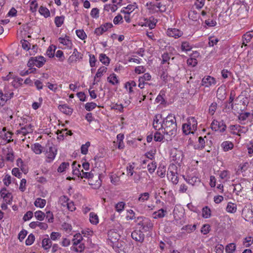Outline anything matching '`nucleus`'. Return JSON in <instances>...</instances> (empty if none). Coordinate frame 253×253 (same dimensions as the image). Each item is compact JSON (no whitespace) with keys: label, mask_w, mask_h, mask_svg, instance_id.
<instances>
[{"label":"nucleus","mask_w":253,"mask_h":253,"mask_svg":"<svg viewBox=\"0 0 253 253\" xmlns=\"http://www.w3.org/2000/svg\"><path fill=\"white\" fill-rule=\"evenodd\" d=\"M163 130L164 135L169 136L167 140H171L176 134L177 124L175 116L170 114L164 118L159 129Z\"/></svg>","instance_id":"f257e3e1"},{"label":"nucleus","mask_w":253,"mask_h":253,"mask_svg":"<svg viewBox=\"0 0 253 253\" xmlns=\"http://www.w3.org/2000/svg\"><path fill=\"white\" fill-rule=\"evenodd\" d=\"M135 222H138L137 225L139 226V230L142 231L147 232L151 229L153 227V224L151 220L143 216L137 217Z\"/></svg>","instance_id":"f03ea898"},{"label":"nucleus","mask_w":253,"mask_h":253,"mask_svg":"<svg viewBox=\"0 0 253 253\" xmlns=\"http://www.w3.org/2000/svg\"><path fill=\"white\" fill-rule=\"evenodd\" d=\"M46 62V60L43 56H38L36 57H31L28 63L27 66L28 67H32L36 66L38 68H41L43 66Z\"/></svg>","instance_id":"7ed1b4c3"},{"label":"nucleus","mask_w":253,"mask_h":253,"mask_svg":"<svg viewBox=\"0 0 253 253\" xmlns=\"http://www.w3.org/2000/svg\"><path fill=\"white\" fill-rule=\"evenodd\" d=\"M211 128L213 130L224 132L226 128V126L223 121H218L214 120L211 124Z\"/></svg>","instance_id":"20e7f679"},{"label":"nucleus","mask_w":253,"mask_h":253,"mask_svg":"<svg viewBox=\"0 0 253 253\" xmlns=\"http://www.w3.org/2000/svg\"><path fill=\"white\" fill-rule=\"evenodd\" d=\"M0 138L2 139L1 143H7L12 140V133L9 131H6L4 128L0 132Z\"/></svg>","instance_id":"39448f33"},{"label":"nucleus","mask_w":253,"mask_h":253,"mask_svg":"<svg viewBox=\"0 0 253 253\" xmlns=\"http://www.w3.org/2000/svg\"><path fill=\"white\" fill-rule=\"evenodd\" d=\"M83 58V54L78 52L77 48H74L72 54L70 56L68 59V62L69 63L71 64L73 62H76L78 60H82Z\"/></svg>","instance_id":"423d86ee"},{"label":"nucleus","mask_w":253,"mask_h":253,"mask_svg":"<svg viewBox=\"0 0 253 253\" xmlns=\"http://www.w3.org/2000/svg\"><path fill=\"white\" fill-rule=\"evenodd\" d=\"M112 27L113 25L111 23H106L101 25L99 27L96 28L94 30V33L97 36L101 35Z\"/></svg>","instance_id":"0eeeda50"},{"label":"nucleus","mask_w":253,"mask_h":253,"mask_svg":"<svg viewBox=\"0 0 253 253\" xmlns=\"http://www.w3.org/2000/svg\"><path fill=\"white\" fill-rule=\"evenodd\" d=\"M0 197L3 199L7 204H10L12 200L11 194L8 192L5 188H3L0 190Z\"/></svg>","instance_id":"6e6552de"},{"label":"nucleus","mask_w":253,"mask_h":253,"mask_svg":"<svg viewBox=\"0 0 253 253\" xmlns=\"http://www.w3.org/2000/svg\"><path fill=\"white\" fill-rule=\"evenodd\" d=\"M132 238L136 241L142 243L144 241L145 235L140 230H134L131 233Z\"/></svg>","instance_id":"1a4fd4ad"},{"label":"nucleus","mask_w":253,"mask_h":253,"mask_svg":"<svg viewBox=\"0 0 253 253\" xmlns=\"http://www.w3.org/2000/svg\"><path fill=\"white\" fill-rule=\"evenodd\" d=\"M172 160L175 163H180L183 159V154L181 151L175 150L171 153Z\"/></svg>","instance_id":"9d476101"},{"label":"nucleus","mask_w":253,"mask_h":253,"mask_svg":"<svg viewBox=\"0 0 253 253\" xmlns=\"http://www.w3.org/2000/svg\"><path fill=\"white\" fill-rule=\"evenodd\" d=\"M117 253H120L124 249L125 242L119 240L110 244Z\"/></svg>","instance_id":"9b49d317"},{"label":"nucleus","mask_w":253,"mask_h":253,"mask_svg":"<svg viewBox=\"0 0 253 253\" xmlns=\"http://www.w3.org/2000/svg\"><path fill=\"white\" fill-rule=\"evenodd\" d=\"M216 83L215 79L211 76L204 77L202 80V85L205 87H209L215 85Z\"/></svg>","instance_id":"f8f14e48"},{"label":"nucleus","mask_w":253,"mask_h":253,"mask_svg":"<svg viewBox=\"0 0 253 253\" xmlns=\"http://www.w3.org/2000/svg\"><path fill=\"white\" fill-rule=\"evenodd\" d=\"M108 239L110 242V244L113 242L118 241L120 239V235L119 233L115 231V230H110L108 233Z\"/></svg>","instance_id":"ddd939ff"},{"label":"nucleus","mask_w":253,"mask_h":253,"mask_svg":"<svg viewBox=\"0 0 253 253\" xmlns=\"http://www.w3.org/2000/svg\"><path fill=\"white\" fill-rule=\"evenodd\" d=\"M3 81L8 82L11 85L15 87L16 84V75L14 72H9L6 76L2 77Z\"/></svg>","instance_id":"4468645a"},{"label":"nucleus","mask_w":253,"mask_h":253,"mask_svg":"<svg viewBox=\"0 0 253 253\" xmlns=\"http://www.w3.org/2000/svg\"><path fill=\"white\" fill-rule=\"evenodd\" d=\"M57 150L52 147H49L48 150H47L46 162L50 163L55 158L56 155Z\"/></svg>","instance_id":"2eb2a0df"},{"label":"nucleus","mask_w":253,"mask_h":253,"mask_svg":"<svg viewBox=\"0 0 253 253\" xmlns=\"http://www.w3.org/2000/svg\"><path fill=\"white\" fill-rule=\"evenodd\" d=\"M167 35L169 37H174V38H178L180 37L182 35V32L178 29H168L167 31Z\"/></svg>","instance_id":"dca6fc26"},{"label":"nucleus","mask_w":253,"mask_h":253,"mask_svg":"<svg viewBox=\"0 0 253 253\" xmlns=\"http://www.w3.org/2000/svg\"><path fill=\"white\" fill-rule=\"evenodd\" d=\"M183 177L188 184H191L192 186L200 182V178L195 176L188 175L185 177V176L183 175Z\"/></svg>","instance_id":"f3484780"},{"label":"nucleus","mask_w":253,"mask_h":253,"mask_svg":"<svg viewBox=\"0 0 253 253\" xmlns=\"http://www.w3.org/2000/svg\"><path fill=\"white\" fill-rule=\"evenodd\" d=\"M58 108L63 113L69 116L72 115L73 111V109L67 104L59 105Z\"/></svg>","instance_id":"a211bd4d"},{"label":"nucleus","mask_w":253,"mask_h":253,"mask_svg":"<svg viewBox=\"0 0 253 253\" xmlns=\"http://www.w3.org/2000/svg\"><path fill=\"white\" fill-rule=\"evenodd\" d=\"M29 226L33 229L39 227L42 230H46L48 228V225L46 223L39 221H33L30 223Z\"/></svg>","instance_id":"6ab92c4d"},{"label":"nucleus","mask_w":253,"mask_h":253,"mask_svg":"<svg viewBox=\"0 0 253 253\" xmlns=\"http://www.w3.org/2000/svg\"><path fill=\"white\" fill-rule=\"evenodd\" d=\"M164 118H163L162 115L158 114H156L154 118L153 119V127L155 130H159V128L160 127H159V125L160 124L161 125L162 122H160V120L163 119Z\"/></svg>","instance_id":"aec40b11"},{"label":"nucleus","mask_w":253,"mask_h":253,"mask_svg":"<svg viewBox=\"0 0 253 253\" xmlns=\"http://www.w3.org/2000/svg\"><path fill=\"white\" fill-rule=\"evenodd\" d=\"M205 138H207L206 136L204 137L202 136L199 137L198 144L194 146L195 149L202 150L204 148L205 146Z\"/></svg>","instance_id":"412c9836"},{"label":"nucleus","mask_w":253,"mask_h":253,"mask_svg":"<svg viewBox=\"0 0 253 253\" xmlns=\"http://www.w3.org/2000/svg\"><path fill=\"white\" fill-rule=\"evenodd\" d=\"M221 147L222 148L224 152L232 150L234 147V144L232 142L229 141H223L221 144Z\"/></svg>","instance_id":"4be33fe9"},{"label":"nucleus","mask_w":253,"mask_h":253,"mask_svg":"<svg viewBox=\"0 0 253 253\" xmlns=\"http://www.w3.org/2000/svg\"><path fill=\"white\" fill-rule=\"evenodd\" d=\"M167 213V211L163 209H161L155 211L153 215L154 218H161L164 217Z\"/></svg>","instance_id":"5701e85b"},{"label":"nucleus","mask_w":253,"mask_h":253,"mask_svg":"<svg viewBox=\"0 0 253 253\" xmlns=\"http://www.w3.org/2000/svg\"><path fill=\"white\" fill-rule=\"evenodd\" d=\"M58 41L60 43L66 45L68 47H71L72 42L69 39V37L66 36L65 38H59Z\"/></svg>","instance_id":"b1692460"},{"label":"nucleus","mask_w":253,"mask_h":253,"mask_svg":"<svg viewBox=\"0 0 253 253\" xmlns=\"http://www.w3.org/2000/svg\"><path fill=\"white\" fill-rule=\"evenodd\" d=\"M168 177L170 179V180L173 184H177L178 182V176L175 174V173L171 170L168 171Z\"/></svg>","instance_id":"393cba45"},{"label":"nucleus","mask_w":253,"mask_h":253,"mask_svg":"<svg viewBox=\"0 0 253 253\" xmlns=\"http://www.w3.org/2000/svg\"><path fill=\"white\" fill-rule=\"evenodd\" d=\"M32 150L36 154H41L43 151V147L39 143H36L31 147Z\"/></svg>","instance_id":"a878e982"},{"label":"nucleus","mask_w":253,"mask_h":253,"mask_svg":"<svg viewBox=\"0 0 253 253\" xmlns=\"http://www.w3.org/2000/svg\"><path fill=\"white\" fill-rule=\"evenodd\" d=\"M157 22V20L153 17H150L149 20H147L145 22V26H148L150 29H153L155 28L156 24Z\"/></svg>","instance_id":"bb28decb"},{"label":"nucleus","mask_w":253,"mask_h":253,"mask_svg":"<svg viewBox=\"0 0 253 253\" xmlns=\"http://www.w3.org/2000/svg\"><path fill=\"white\" fill-rule=\"evenodd\" d=\"M226 210L228 212L230 213H235L237 211V205L236 204L232 203L229 202L227 204Z\"/></svg>","instance_id":"cd10ccee"},{"label":"nucleus","mask_w":253,"mask_h":253,"mask_svg":"<svg viewBox=\"0 0 253 253\" xmlns=\"http://www.w3.org/2000/svg\"><path fill=\"white\" fill-rule=\"evenodd\" d=\"M107 81L113 85L117 84L119 83V81L117 79V75L114 73L110 75V76L107 78Z\"/></svg>","instance_id":"c85d7f7f"},{"label":"nucleus","mask_w":253,"mask_h":253,"mask_svg":"<svg viewBox=\"0 0 253 253\" xmlns=\"http://www.w3.org/2000/svg\"><path fill=\"white\" fill-rule=\"evenodd\" d=\"M187 124L192 127L193 130H196L197 127V121L194 117H190L188 119Z\"/></svg>","instance_id":"c756f323"},{"label":"nucleus","mask_w":253,"mask_h":253,"mask_svg":"<svg viewBox=\"0 0 253 253\" xmlns=\"http://www.w3.org/2000/svg\"><path fill=\"white\" fill-rule=\"evenodd\" d=\"M100 61L105 65H108L110 63V59L105 54L101 53L99 55Z\"/></svg>","instance_id":"7c9ffc66"},{"label":"nucleus","mask_w":253,"mask_h":253,"mask_svg":"<svg viewBox=\"0 0 253 253\" xmlns=\"http://www.w3.org/2000/svg\"><path fill=\"white\" fill-rule=\"evenodd\" d=\"M182 130L183 132L185 135H188L190 133H193V129H192V127L189 126L187 123L184 124L182 125Z\"/></svg>","instance_id":"2f4dec72"},{"label":"nucleus","mask_w":253,"mask_h":253,"mask_svg":"<svg viewBox=\"0 0 253 253\" xmlns=\"http://www.w3.org/2000/svg\"><path fill=\"white\" fill-rule=\"evenodd\" d=\"M45 200L40 198H37L34 202L35 206L40 208H43L45 205Z\"/></svg>","instance_id":"473e14b6"},{"label":"nucleus","mask_w":253,"mask_h":253,"mask_svg":"<svg viewBox=\"0 0 253 253\" xmlns=\"http://www.w3.org/2000/svg\"><path fill=\"white\" fill-rule=\"evenodd\" d=\"M230 173L228 170H224L221 171L219 173V177L221 179L227 181L230 178Z\"/></svg>","instance_id":"72a5a7b5"},{"label":"nucleus","mask_w":253,"mask_h":253,"mask_svg":"<svg viewBox=\"0 0 253 253\" xmlns=\"http://www.w3.org/2000/svg\"><path fill=\"white\" fill-rule=\"evenodd\" d=\"M51 246V241L49 238H44L42 241V247L44 250H48Z\"/></svg>","instance_id":"f704fd0d"},{"label":"nucleus","mask_w":253,"mask_h":253,"mask_svg":"<svg viewBox=\"0 0 253 253\" xmlns=\"http://www.w3.org/2000/svg\"><path fill=\"white\" fill-rule=\"evenodd\" d=\"M192 46L190 45L189 42L185 41L181 43V49L182 51H188L191 50Z\"/></svg>","instance_id":"c9c22d12"},{"label":"nucleus","mask_w":253,"mask_h":253,"mask_svg":"<svg viewBox=\"0 0 253 253\" xmlns=\"http://www.w3.org/2000/svg\"><path fill=\"white\" fill-rule=\"evenodd\" d=\"M165 139L164 135L157 131L154 135V140L156 142H162Z\"/></svg>","instance_id":"e433bc0d"},{"label":"nucleus","mask_w":253,"mask_h":253,"mask_svg":"<svg viewBox=\"0 0 253 253\" xmlns=\"http://www.w3.org/2000/svg\"><path fill=\"white\" fill-rule=\"evenodd\" d=\"M211 215V211L210 209L206 206L202 209V216L204 218H209Z\"/></svg>","instance_id":"4c0bfd02"},{"label":"nucleus","mask_w":253,"mask_h":253,"mask_svg":"<svg viewBox=\"0 0 253 253\" xmlns=\"http://www.w3.org/2000/svg\"><path fill=\"white\" fill-rule=\"evenodd\" d=\"M89 220L92 224H96L99 221L98 216L94 212H90L89 213Z\"/></svg>","instance_id":"58836bf2"},{"label":"nucleus","mask_w":253,"mask_h":253,"mask_svg":"<svg viewBox=\"0 0 253 253\" xmlns=\"http://www.w3.org/2000/svg\"><path fill=\"white\" fill-rule=\"evenodd\" d=\"M64 16H56L55 18L54 22L57 27H61L64 23Z\"/></svg>","instance_id":"ea45409f"},{"label":"nucleus","mask_w":253,"mask_h":253,"mask_svg":"<svg viewBox=\"0 0 253 253\" xmlns=\"http://www.w3.org/2000/svg\"><path fill=\"white\" fill-rule=\"evenodd\" d=\"M150 194L148 192H145L140 194L138 198V201L140 202H144L149 200Z\"/></svg>","instance_id":"a19ab883"},{"label":"nucleus","mask_w":253,"mask_h":253,"mask_svg":"<svg viewBox=\"0 0 253 253\" xmlns=\"http://www.w3.org/2000/svg\"><path fill=\"white\" fill-rule=\"evenodd\" d=\"M40 14L43 15L45 18H47L50 16V12L49 10L43 6H41L39 10Z\"/></svg>","instance_id":"79ce46f5"},{"label":"nucleus","mask_w":253,"mask_h":253,"mask_svg":"<svg viewBox=\"0 0 253 253\" xmlns=\"http://www.w3.org/2000/svg\"><path fill=\"white\" fill-rule=\"evenodd\" d=\"M236 250V245L234 243H230L225 247L226 253H233Z\"/></svg>","instance_id":"37998d69"},{"label":"nucleus","mask_w":253,"mask_h":253,"mask_svg":"<svg viewBox=\"0 0 253 253\" xmlns=\"http://www.w3.org/2000/svg\"><path fill=\"white\" fill-rule=\"evenodd\" d=\"M56 47L52 45L49 46L46 51V54L49 58L53 57L54 56Z\"/></svg>","instance_id":"c03bdc74"},{"label":"nucleus","mask_w":253,"mask_h":253,"mask_svg":"<svg viewBox=\"0 0 253 253\" xmlns=\"http://www.w3.org/2000/svg\"><path fill=\"white\" fill-rule=\"evenodd\" d=\"M90 146V143L87 141L85 144H83L81 147V151L82 154L86 155L88 152V147Z\"/></svg>","instance_id":"a18cd8bd"},{"label":"nucleus","mask_w":253,"mask_h":253,"mask_svg":"<svg viewBox=\"0 0 253 253\" xmlns=\"http://www.w3.org/2000/svg\"><path fill=\"white\" fill-rule=\"evenodd\" d=\"M196 225L194 224L193 225H186L183 226L181 228V230H186L188 233H191L194 230H196Z\"/></svg>","instance_id":"49530a36"},{"label":"nucleus","mask_w":253,"mask_h":253,"mask_svg":"<svg viewBox=\"0 0 253 253\" xmlns=\"http://www.w3.org/2000/svg\"><path fill=\"white\" fill-rule=\"evenodd\" d=\"M107 70V68L104 66H102L99 68L98 69L97 72L95 76V78H100L103 75L104 73H105L106 72Z\"/></svg>","instance_id":"de8ad7c7"},{"label":"nucleus","mask_w":253,"mask_h":253,"mask_svg":"<svg viewBox=\"0 0 253 253\" xmlns=\"http://www.w3.org/2000/svg\"><path fill=\"white\" fill-rule=\"evenodd\" d=\"M225 90H223L222 89H220L219 88L217 90L216 96L218 99L220 100H223L225 98Z\"/></svg>","instance_id":"09e8293b"},{"label":"nucleus","mask_w":253,"mask_h":253,"mask_svg":"<svg viewBox=\"0 0 253 253\" xmlns=\"http://www.w3.org/2000/svg\"><path fill=\"white\" fill-rule=\"evenodd\" d=\"M162 91L160 92V93L157 96V98H156V102L157 103H160V104L164 105L166 104L167 103V101L164 98L163 95L165 94H161Z\"/></svg>","instance_id":"8fccbe9b"},{"label":"nucleus","mask_w":253,"mask_h":253,"mask_svg":"<svg viewBox=\"0 0 253 253\" xmlns=\"http://www.w3.org/2000/svg\"><path fill=\"white\" fill-rule=\"evenodd\" d=\"M211 17H213V15H212ZM205 23L206 25L208 27H213L215 26L216 24V22L215 20H214L213 18H209L208 19L205 20Z\"/></svg>","instance_id":"3c124183"},{"label":"nucleus","mask_w":253,"mask_h":253,"mask_svg":"<svg viewBox=\"0 0 253 253\" xmlns=\"http://www.w3.org/2000/svg\"><path fill=\"white\" fill-rule=\"evenodd\" d=\"M97 106V105L94 102H88L85 104L84 108L87 111H91Z\"/></svg>","instance_id":"603ef678"},{"label":"nucleus","mask_w":253,"mask_h":253,"mask_svg":"<svg viewBox=\"0 0 253 253\" xmlns=\"http://www.w3.org/2000/svg\"><path fill=\"white\" fill-rule=\"evenodd\" d=\"M69 167V163L68 162H63L58 168L57 171L59 172H62Z\"/></svg>","instance_id":"864d4df0"},{"label":"nucleus","mask_w":253,"mask_h":253,"mask_svg":"<svg viewBox=\"0 0 253 253\" xmlns=\"http://www.w3.org/2000/svg\"><path fill=\"white\" fill-rule=\"evenodd\" d=\"M35 217L40 221H42L44 219L45 215L41 211H37L35 212Z\"/></svg>","instance_id":"5fc2aeb1"},{"label":"nucleus","mask_w":253,"mask_h":253,"mask_svg":"<svg viewBox=\"0 0 253 253\" xmlns=\"http://www.w3.org/2000/svg\"><path fill=\"white\" fill-rule=\"evenodd\" d=\"M12 181V178L9 174H6L3 179L4 184L7 186H9L11 183Z\"/></svg>","instance_id":"6e6d98bb"},{"label":"nucleus","mask_w":253,"mask_h":253,"mask_svg":"<svg viewBox=\"0 0 253 253\" xmlns=\"http://www.w3.org/2000/svg\"><path fill=\"white\" fill-rule=\"evenodd\" d=\"M76 33L78 37L81 40H84L87 37L85 33L83 30H77Z\"/></svg>","instance_id":"4d7b16f0"},{"label":"nucleus","mask_w":253,"mask_h":253,"mask_svg":"<svg viewBox=\"0 0 253 253\" xmlns=\"http://www.w3.org/2000/svg\"><path fill=\"white\" fill-rule=\"evenodd\" d=\"M217 107V104L216 102L212 103L209 107V113L211 115H213Z\"/></svg>","instance_id":"13d9d810"},{"label":"nucleus","mask_w":253,"mask_h":253,"mask_svg":"<svg viewBox=\"0 0 253 253\" xmlns=\"http://www.w3.org/2000/svg\"><path fill=\"white\" fill-rule=\"evenodd\" d=\"M35 240V236L33 234H30L27 239L26 240L25 243L27 246L32 245Z\"/></svg>","instance_id":"bf43d9fd"},{"label":"nucleus","mask_w":253,"mask_h":253,"mask_svg":"<svg viewBox=\"0 0 253 253\" xmlns=\"http://www.w3.org/2000/svg\"><path fill=\"white\" fill-rule=\"evenodd\" d=\"M253 37V31L247 32L243 36V39L247 43L249 42Z\"/></svg>","instance_id":"052dcab7"},{"label":"nucleus","mask_w":253,"mask_h":253,"mask_svg":"<svg viewBox=\"0 0 253 253\" xmlns=\"http://www.w3.org/2000/svg\"><path fill=\"white\" fill-rule=\"evenodd\" d=\"M16 163H17V166L20 168L21 170H22V171L23 172H24L25 174L27 172V170L26 169H25L24 167L23 164V162H22L21 159L18 158V159H17Z\"/></svg>","instance_id":"680f3d73"},{"label":"nucleus","mask_w":253,"mask_h":253,"mask_svg":"<svg viewBox=\"0 0 253 253\" xmlns=\"http://www.w3.org/2000/svg\"><path fill=\"white\" fill-rule=\"evenodd\" d=\"M170 58L169 54L168 52H165L162 55V61L161 64H164L168 62Z\"/></svg>","instance_id":"e2e57ef3"},{"label":"nucleus","mask_w":253,"mask_h":253,"mask_svg":"<svg viewBox=\"0 0 253 253\" xmlns=\"http://www.w3.org/2000/svg\"><path fill=\"white\" fill-rule=\"evenodd\" d=\"M90 15L93 18H98L99 16V10L97 8H93L90 12Z\"/></svg>","instance_id":"0e129e2a"},{"label":"nucleus","mask_w":253,"mask_h":253,"mask_svg":"<svg viewBox=\"0 0 253 253\" xmlns=\"http://www.w3.org/2000/svg\"><path fill=\"white\" fill-rule=\"evenodd\" d=\"M125 204L123 202H119L118 204L116 205L115 209L116 211H117L119 212H122L124 209L125 207Z\"/></svg>","instance_id":"69168bd1"},{"label":"nucleus","mask_w":253,"mask_h":253,"mask_svg":"<svg viewBox=\"0 0 253 253\" xmlns=\"http://www.w3.org/2000/svg\"><path fill=\"white\" fill-rule=\"evenodd\" d=\"M251 114L249 112H245L240 113L238 116V119L241 121H245L250 116Z\"/></svg>","instance_id":"338daca9"},{"label":"nucleus","mask_w":253,"mask_h":253,"mask_svg":"<svg viewBox=\"0 0 253 253\" xmlns=\"http://www.w3.org/2000/svg\"><path fill=\"white\" fill-rule=\"evenodd\" d=\"M151 79V76L150 74L147 73H145L142 77H140L139 78L138 81H150Z\"/></svg>","instance_id":"774afa93"}]
</instances>
